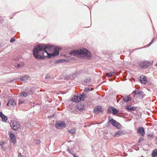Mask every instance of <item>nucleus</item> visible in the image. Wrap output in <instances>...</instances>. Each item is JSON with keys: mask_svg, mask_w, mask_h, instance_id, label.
Returning <instances> with one entry per match:
<instances>
[{"mask_svg": "<svg viewBox=\"0 0 157 157\" xmlns=\"http://www.w3.org/2000/svg\"><path fill=\"white\" fill-rule=\"evenodd\" d=\"M111 111H112V110H111V109H109L108 110V113H111Z\"/></svg>", "mask_w": 157, "mask_h": 157, "instance_id": "nucleus-41", "label": "nucleus"}, {"mask_svg": "<svg viewBox=\"0 0 157 157\" xmlns=\"http://www.w3.org/2000/svg\"><path fill=\"white\" fill-rule=\"evenodd\" d=\"M55 115V114H53L52 115L51 117H54Z\"/></svg>", "mask_w": 157, "mask_h": 157, "instance_id": "nucleus-45", "label": "nucleus"}, {"mask_svg": "<svg viewBox=\"0 0 157 157\" xmlns=\"http://www.w3.org/2000/svg\"><path fill=\"white\" fill-rule=\"evenodd\" d=\"M21 153H19L18 154V156H21Z\"/></svg>", "mask_w": 157, "mask_h": 157, "instance_id": "nucleus-43", "label": "nucleus"}, {"mask_svg": "<svg viewBox=\"0 0 157 157\" xmlns=\"http://www.w3.org/2000/svg\"><path fill=\"white\" fill-rule=\"evenodd\" d=\"M9 104H9V101H8V102L6 104V105L9 106Z\"/></svg>", "mask_w": 157, "mask_h": 157, "instance_id": "nucleus-47", "label": "nucleus"}, {"mask_svg": "<svg viewBox=\"0 0 157 157\" xmlns=\"http://www.w3.org/2000/svg\"><path fill=\"white\" fill-rule=\"evenodd\" d=\"M91 90L90 89V88H87V87H86L85 88V89H84V92H90V91Z\"/></svg>", "mask_w": 157, "mask_h": 157, "instance_id": "nucleus-30", "label": "nucleus"}, {"mask_svg": "<svg viewBox=\"0 0 157 157\" xmlns=\"http://www.w3.org/2000/svg\"><path fill=\"white\" fill-rule=\"evenodd\" d=\"M56 127L59 129H61L62 128L66 127V124L63 121H56L55 124Z\"/></svg>", "mask_w": 157, "mask_h": 157, "instance_id": "nucleus-4", "label": "nucleus"}, {"mask_svg": "<svg viewBox=\"0 0 157 157\" xmlns=\"http://www.w3.org/2000/svg\"><path fill=\"white\" fill-rule=\"evenodd\" d=\"M85 97V95L83 93H82L79 95L78 94L74 95L71 101L74 102H78L80 101H83Z\"/></svg>", "mask_w": 157, "mask_h": 157, "instance_id": "nucleus-3", "label": "nucleus"}, {"mask_svg": "<svg viewBox=\"0 0 157 157\" xmlns=\"http://www.w3.org/2000/svg\"><path fill=\"white\" fill-rule=\"evenodd\" d=\"M125 108L128 110V111H129V110L130 109V106L128 105L125 107Z\"/></svg>", "mask_w": 157, "mask_h": 157, "instance_id": "nucleus-39", "label": "nucleus"}, {"mask_svg": "<svg viewBox=\"0 0 157 157\" xmlns=\"http://www.w3.org/2000/svg\"><path fill=\"white\" fill-rule=\"evenodd\" d=\"M15 40V39L14 38H12L10 40V43H12Z\"/></svg>", "mask_w": 157, "mask_h": 157, "instance_id": "nucleus-36", "label": "nucleus"}, {"mask_svg": "<svg viewBox=\"0 0 157 157\" xmlns=\"http://www.w3.org/2000/svg\"><path fill=\"white\" fill-rule=\"evenodd\" d=\"M111 80L112 81V80H113L112 79H111Z\"/></svg>", "mask_w": 157, "mask_h": 157, "instance_id": "nucleus-50", "label": "nucleus"}, {"mask_svg": "<svg viewBox=\"0 0 157 157\" xmlns=\"http://www.w3.org/2000/svg\"><path fill=\"white\" fill-rule=\"evenodd\" d=\"M20 94L21 96H23L24 97H25L28 96V94L27 93L24 91H23Z\"/></svg>", "mask_w": 157, "mask_h": 157, "instance_id": "nucleus-25", "label": "nucleus"}, {"mask_svg": "<svg viewBox=\"0 0 157 157\" xmlns=\"http://www.w3.org/2000/svg\"><path fill=\"white\" fill-rule=\"evenodd\" d=\"M50 78V76L48 75H46L45 76V78L46 79H48Z\"/></svg>", "mask_w": 157, "mask_h": 157, "instance_id": "nucleus-37", "label": "nucleus"}, {"mask_svg": "<svg viewBox=\"0 0 157 157\" xmlns=\"http://www.w3.org/2000/svg\"><path fill=\"white\" fill-rule=\"evenodd\" d=\"M35 105H34L33 106H35Z\"/></svg>", "mask_w": 157, "mask_h": 157, "instance_id": "nucleus-52", "label": "nucleus"}, {"mask_svg": "<svg viewBox=\"0 0 157 157\" xmlns=\"http://www.w3.org/2000/svg\"><path fill=\"white\" fill-rule=\"evenodd\" d=\"M136 90H135L131 94V95H133V96H135V95H136Z\"/></svg>", "mask_w": 157, "mask_h": 157, "instance_id": "nucleus-34", "label": "nucleus"}, {"mask_svg": "<svg viewBox=\"0 0 157 157\" xmlns=\"http://www.w3.org/2000/svg\"><path fill=\"white\" fill-rule=\"evenodd\" d=\"M111 109L112 110V113L113 115H116L118 113V110H117L114 107H112Z\"/></svg>", "mask_w": 157, "mask_h": 157, "instance_id": "nucleus-15", "label": "nucleus"}, {"mask_svg": "<svg viewBox=\"0 0 157 157\" xmlns=\"http://www.w3.org/2000/svg\"><path fill=\"white\" fill-rule=\"evenodd\" d=\"M84 106L83 104L78 105L77 106V108L79 110H82L84 109Z\"/></svg>", "mask_w": 157, "mask_h": 157, "instance_id": "nucleus-19", "label": "nucleus"}, {"mask_svg": "<svg viewBox=\"0 0 157 157\" xmlns=\"http://www.w3.org/2000/svg\"><path fill=\"white\" fill-rule=\"evenodd\" d=\"M153 40H154L153 39H152V40H151V42H150V43H149V44L147 45L148 46H150L151 45V44L153 42Z\"/></svg>", "mask_w": 157, "mask_h": 157, "instance_id": "nucleus-40", "label": "nucleus"}, {"mask_svg": "<svg viewBox=\"0 0 157 157\" xmlns=\"http://www.w3.org/2000/svg\"><path fill=\"white\" fill-rule=\"evenodd\" d=\"M152 156L153 157H157V150L156 149L153 150L152 153Z\"/></svg>", "mask_w": 157, "mask_h": 157, "instance_id": "nucleus-17", "label": "nucleus"}, {"mask_svg": "<svg viewBox=\"0 0 157 157\" xmlns=\"http://www.w3.org/2000/svg\"><path fill=\"white\" fill-rule=\"evenodd\" d=\"M50 50L52 48L48 45L44 44H39L35 46L33 50V54L34 57L37 59H44V56H47L49 58L55 56L53 53H49L46 49Z\"/></svg>", "mask_w": 157, "mask_h": 157, "instance_id": "nucleus-1", "label": "nucleus"}, {"mask_svg": "<svg viewBox=\"0 0 157 157\" xmlns=\"http://www.w3.org/2000/svg\"><path fill=\"white\" fill-rule=\"evenodd\" d=\"M73 155L74 157H78V156H76L75 154H73Z\"/></svg>", "mask_w": 157, "mask_h": 157, "instance_id": "nucleus-46", "label": "nucleus"}, {"mask_svg": "<svg viewBox=\"0 0 157 157\" xmlns=\"http://www.w3.org/2000/svg\"><path fill=\"white\" fill-rule=\"evenodd\" d=\"M0 106H1V103H0Z\"/></svg>", "mask_w": 157, "mask_h": 157, "instance_id": "nucleus-54", "label": "nucleus"}, {"mask_svg": "<svg viewBox=\"0 0 157 157\" xmlns=\"http://www.w3.org/2000/svg\"><path fill=\"white\" fill-rule=\"evenodd\" d=\"M143 140H144V139L143 137H141L139 139V140L138 141V142L140 143V142H141V141H143Z\"/></svg>", "mask_w": 157, "mask_h": 157, "instance_id": "nucleus-35", "label": "nucleus"}, {"mask_svg": "<svg viewBox=\"0 0 157 157\" xmlns=\"http://www.w3.org/2000/svg\"><path fill=\"white\" fill-rule=\"evenodd\" d=\"M101 106H97L95 107L94 110V113L98 114L100 112L102 113V111L101 110Z\"/></svg>", "mask_w": 157, "mask_h": 157, "instance_id": "nucleus-9", "label": "nucleus"}, {"mask_svg": "<svg viewBox=\"0 0 157 157\" xmlns=\"http://www.w3.org/2000/svg\"><path fill=\"white\" fill-rule=\"evenodd\" d=\"M156 66H157V63H156Z\"/></svg>", "mask_w": 157, "mask_h": 157, "instance_id": "nucleus-53", "label": "nucleus"}, {"mask_svg": "<svg viewBox=\"0 0 157 157\" xmlns=\"http://www.w3.org/2000/svg\"><path fill=\"white\" fill-rule=\"evenodd\" d=\"M10 105H15L16 104L15 102L12 99H11L9 100L8 101Z\"/></svg>", "mask_w": 157, "mask_h": 157, "instance_id": "nucleus-21", "label": "nucleus"}, {"mask_svg": "<svg viewBox=\"0 0 157 157\" xmlns=\"http://www.w3.org/2000/svg\"><path fill=\"white\" fill-rule=\"evenodd\" d=\"M10 127L14 130H17L20 128V125L18 123L14 122L13 124H10Z\"/></svg>", "mask_w": 157, "mask_h": 157, "instance_id": "nucleus-6", "label": "nucleus"}, {"mask_svg": "<svg viewBox=\"0 0 157 157\" xmlns=\"http://www.w3.org/2000/svg\"><path fill=\"white\" fill-rule=\"evenodd\" d=\"M9 135L11 141L14 144L16 143V138L14 135L13 133L11 132H10Z\"/></svg>", "mask_w": 157, "mask_h": 157, "instance_id": "nucleus-7", "label": "nucleus"}, {"mask_svg": "<svg viewBox=\"0 0 157 157\" xmlns=\"http://www.w3.org/2000/svg\"><path fill=\"white\" fill-rule=\"evenodd\" d=\"M122 133H123L121 131H118L115 134V135H114V137H117V135H120Z\"/></svg>", "mask_w": 157, "mask_h": 157, "instance_id": "nucleus-26", "label": "nucleus"}, {"mask_svg": "<svg viewBox=\"0 0 157 157\" xmlns=\"http://www.w3.org/2000/svg\"><path fill=\"white\" fill-rule=\"evenodd\" d=\"M29 78V76L27 75L23 76L22 78H21V80L22 81L24 82H27L28 78Z\"/></svg>", "mask_w": 157, "mask_h": 157, "instance_id": "nucleus-14", "label": "nucleus"}, {"mask_svg": "<svg viewBox=\"0 0 157 157\" xmlns=\"http://www.w3.org/2000/svg\"><path fill=\"white\" fill-rule=\"evenodd\" d=\"M69 54L71 56L89 58H90L92 56L90 52L85 48L80 50L71 51Z\"/></svg>", "mask_w": 157, "mask_h": 157, "instance_id": "nucleus-2", "label": "nucleus"}, {"mask_svg": "<svg viewBox=\"0 0 157 157\" xmlns=\"http://www.w3.org/2000/svg\"><path fill=\"white\" fill-rule=\"evenodd\" d=\"M151 64V62L149 61H145L141 62L139 64V67L144 69L147 68L149 66V65Z\"/></svg>", "mask_w": 157, "mask_h": 157, "instance_id": "nucleus-5", "label": "nucleus"}, {"mask_svg": "<svg viewBox=\"0 0 157 157\" xmlns=\"http://www.w3.org/2000/svg\"><path fill=\"white\" fill-rule=\"evenodd\" d=\"M91 80V78L90 77H87L86 79L84 80V82L85 83H89Z\"/></svg>", "mask_w": 157, "mask_h": 157, "instance_id": "nucleus-27", "label": "nucleus"}, {"mask_svg": "<svg viewBox=\"0 0 157 157\" xmlns=\"http://www.w3.org/2000/svg\"><path fill=\"white\" fill-rule=\"evenodd\" d=\"M27 89L26 90V91L28 94H32L33 92V88H30L29 89L28 88H27Z\"/></svg>", "mask_w": 157, "mask_h": 157, "instance_id": "nucleus-22", "label": "nucleus"}, {"mask_svg": "<svg viewBox=\"0 0 157 157\" xmlns=\"http://www.w3.org/2000/svg\"><path fill=\"white\" fill-rule=\"evenodd\" d=\"M68 151L71 154H72L73 155V151L72 150H71L70 149H68Z\"/></svg>", "mask_w": 157, "mask_h": 157, "instance_id": "nucleus-38", "label": "nucleus"}, {"mask_svg": "<svg viewBox=\"0 0 157 157\" xmlns=\"http://www.w3.org/2000/svg\"><path fill=\"white\" fill-rule=\"evenodd\" d=\"M123 98V100L125 102H127L131 100V98L130 95L128 96L127 98H124L123 97H122Z\"/></svg>", "mask_w": 157, "mask_h": 157, "instance_id": "nucleus-16", "label": "nucleus"}, {"mask_svg": "<svg viewBox=\"0 0 157 157\" xmlns=\"http://www.w3.org/2000/svg\"><path fill=\"white\" fill-rule=\"evenodd\" d=\"M61 48L59 47H56L54 49L53 53L56 56H58L59 54V51L61 50Z\"/></svg>", "mask_w": 157, "mask_h": 157, "instance_id": "nucleus-11", "label": "nucleus"}, {"mask_svg": "<svg viewBox=\"0 0 157 157\" xmlns=\"http://www.w3.org/2000/svg\"><path fill=\"white\" fill-rule=\"evenodd\" d=\"M121 126V124L118 122H116V123L115 125H114L117 128H119Z\"/></svg>", "mask_w": 157, "mask_h": 157, "instance_id": "nucleus-29", "label": "nucleus"}, {"mask_svg": "<svg viewBox=\"0 0 157 157\" xmlns=\"http://www.w3.org/2000/svg\"><path fill=\"white\" fill-rule=\"evenodd\" d=\"M148 139H153L154 138L153 135L149 134L147 136Z\"/></svg>", "mask_w": 157, "mask_h": 157, "instance_id": "nucleus-31", "label": "nucleus"}, {"mask_svg": "<svg viewBox=\"0 0 157 157\" xmlns=\"http://www.w3.org/2000/svg\"><path fill=\"white\" fill-rule=\"evenodd\" d=\"M139 80H140V82L142 83L145 84L147 83V78L144 75L140 76Z\"/></svg>", "mask_w": 157, "mask_h": 157, "instance_id": "nucleus-8", "label": "nucleus"}, {"mask_svg": "<svg viewBox=\"0 0 157 157\" xmlns=\"http://www.w3.org/2000/svg\"><path fill=\"white\" fill-rule=\"evenodd\" d=\"M136 94V95L140 94L141 95V96H142V98H143V97L144 96L143 95V93L142 91H139V90H137Z\"/></svg>", "mask_w": 157, "mask_h": 157, "instance_id": "nucleus-23", "label": "nucleus"}, {"mask_svg": "<svg viewBox=\"0 0 157 157\" xmlns=\"http://www.w3.org/2000/svg\"><path fill=\"white\" fill-rule=\"evenodd\" d=\"M24 65L23 63H16L14 64V66L17 68H20Z\"/></svg>", "mask_w": 157, "mask_h": 157, "instance_id": "nucleus-20", "label": "nucleus"}, {"mask_svg": "<svg viewBox=\"0 0 157 157\" xmlns=\"http://www.w3.org/2000/svg\"><path fill=\"white\" fill-rule=\"evenodd\" d=\"M54 47V46H52V47Z\"/></svg>", "mask_w": 157, "mask_h": 157, "instance_id": "nucleus-51", "label": "nucleus"}, {"mask_svg": "<svg viewBox=\"0 0 157 157\" xmlns=\"http://www.w3.org/2000/svg\"><path fill=\"white\" fill-rule=\"evenodd\" d=\"M137 133L141 134L142 136H143L145 134L144 128L142 127H139L137 131Z\"/></svg>", "mask_w": 157, "mask_h": 157, "instance_id": "nucleus-10", "label": "nucleus"}, {"mask_svg": "<svg viewBox=\"0 0 157 157\" xmlns=\"http://www.w3.org/2000/svg\"><path fill=\"white\" fill-rule=\"evenodd\" d=\"M34 142L36 144H39L40 143V141L39 140H35Z\"/></svg>", "mask_w": 157, "mask_h": 157, "instance_id": "nucleus-33", "label": "nucleus"}, {"mask_svg": "<svg viewBox=\"0 0 157 157\" xmlns=\"http://www.w3.org/2000/svg\"><path fill=\"white\" fill-rule=\"evenodd\" d=\"M2 19V18L0 17V22H2V21L1 20Z\"/></svg>", "mask_w": 157, "mask_h": 157, "instance_id": "nucleus-44", "label": "nucleus"}, {"mask_svg": "<svg viewBox=\"0 0 157 157\" xmlns=\"http://www.w3.org/2000/svg\"><path fill=\"white\" fill-rule=\"evenodd\" d=\"M0 117L3 121L6 122L7 119V117L4 115L2 112H0Z\"/></svg>", "mask_w": 157, "mask_h": 157, "instance_id": "nucleus-12", "label": "nucleus"}, {"mask_svg": "<svg viewBox=\"0 0 157 157\" xmlns=\"http://www.w3.org/2000/svg\"><path fill=\"white\" fill-rule=\"evenodd\" d=\"M111 118V117H109V121L113 126H114L116 123L117 121L112 118H111Z\"/></svg>", "mask_w": 157, "mask_h": 157, "instance_id": "nucleus-13", "label": "nucleus"}, {"mask_svg": "<svg viewBox=\"0 0 157 157\" xmlns=\"http://www.w3.org/2000/svg\"><path fill=\"white\" fill-rule=\"evenodd\" d=\"M68 131L70 133L72 134H74L76 132V130L74 128L70 129L69 130H68Z\"/></svg>", "mask_w": 157, "mask_h": 157, "instance_id": "nucleus-24", "label": "nucleus"}, {"mask_svg": "<svg viewBox=\"0 0 157 157\" xmlns=\"http://www.w3.org/2000/svg\"><path fill=\"white\" fill-rule=\"evenodd\" d=\"M25 102L23 100L20 99L19 101V104L21 105L22 104H25Z\"/></svg>", "mask_w": 157, "mask_h": 157, "instance_id": "nucleus-28", "label": "nucleus"}, {"mask_svg": "<svg viewBox=\"0 0 157 157\" xmlns=\"http://www.w3.org/2000/svg\"><path fill=\"white\" fill-rule=\"evenodd\" d=\"M116 78V77H114L113 78V79H115Z\"/></svg>", "mask_w": 157, "mask_h": 157, "instance_id": "nucleus-48", "label": "nucleus"}, {"mask_svg": "<svg viewBox=\"0 0 157 157\" xmlns=\"http://www.w3.org/2000/svg\"><path fill=\"white\" fill-rule=\"evenodd\" d=\"M114 73L115 72L114 71L109 72L107 73L106 75L108 77L110 78L112 77Z\"/></svg>", "mask_w": 157, "mask_h": 157, "instance_id": "nucleus-18", "label": "nucleus"}, {"mask_svg": "<svg viewBox=\"0 0 157 157\" xmlns=\"http://www.w3.org/2000/svg\"><path fill=\"white\" fill-rule=\"evenodd\" d=\"M135 107H134L133 106L131 107L130 108V109H129V111L130 112V111H132L134 110H135Z\"/></svg>", "mask_w": 157, "mask_h": 157, "instance_id": "nucleus-32", "label": "nucleus"}, {"mask_svg": "<svg viewBox=\"0 0 157 157\" xmlns=\"http://www.w3.org/2000/svg\"><path fill=\"white\" fill-rule=\"evenodd\" d=\"M155 138L157 140V136L155 137Z\"/></svg>", "mask_w": 157, "mask_h": 157, "instance_id": "nucleus-49", "label": "nucleus"}, {"mask_svg": "<svg viewBox=\"0 0 157 157\" xmlns=\"http://www.w3.org/2000/svg\"><path fill=\"white\" fill-rule=\"evenodd\" d=\"M4 142H1L0 143V146L2 147V146H3V145L4 144Z\"/></svg>", "mask_w": 157, "mask_h": 157, "instance_id": "nucleus-42", "label": "nucleus"}]
</instances>
